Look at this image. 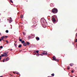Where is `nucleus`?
<instances>
[{
  "label": "nucleus",
  "instance_id": "obj_41",
  "mask_svg": "<svg viewBox=\"0 0 77 77\" xmlns=\"http://www.w3.org/2000/svg\"><path fill=\"white\" fill-rule=\"evenodd\" d=\"M52 5V4L51 5V7H53V6H51Z\"/></svg>",
  "mask_w": 77,
  "mask_h": 77
},
{
  "label": "nucleus",
  "instance_id": "obj_11",
  "mask_svg": "<svg viewBox=\"0 0 77 77\" xmlns=\"http://www.w3.org/2000/svg\"><path fill=\"white\" fill-rule=\"evenodd\" d=\"M5 38V37L4 36H3L2 37H1V40H3V39H4V38Z\"/></svg>",
  "mask_w": 77,
  "mask_h": 77
},
{
  "label": "nucleus",
  "instance_id": "obj_32",
  "mask_svg": "<svg viewBox=\"0 0 77 77\" xmlns=\"http://www.w3.org/2000/svg\"><path fill=\"white\" fill-rule=\"evenodd\" d=\"M23 34L24 35H26V33H25L24 32H23Z\"/></svg>",
  "mask_w": 77,
  "mask_h": 77
},
{
  "label": "nucleus",
  "instance_id": "obj_42",
  "mask_svg": "<svg viewBox=\"0 0 77 77\" xmlns=\"http://www.w3.org/2000/svg\"><path fill=\"white\" fill-rule=\"evenodd\" d=\"M12 51V49H10V51Z\"/></svg>",
  "mask_w": 77,
  "mask_h": 77
},
{
  "label": "nucleus",
  "instance_id": "obj_1",
  "mask_svg": "<svg viewBox=\"0 0 77 77\" xmlns=\"http://www.w3.org/2000/svg\"><path fill=\"white\" fill-rule=\"evenodd\" d=\"M42 19H43V18L41 19L40 20L41 23L42 25V26L43 27H44V28H46V27H47V25H46V24L45 23V22H44V20H43Z\"/></svg>",
  "mask_w": 77,
  "mask_h": 77
},
{
  "label": "nucleus",
  "instance_id": "obj_46",
  "mask_svg": "<svg viewBox=\"0 0 77 77\" xmlns=\"http://www.w3.org/2000/svg\"><path fill=\"white\" fill-rule=\"evenodd\" d=\"M34 55H36V53H35V54H34Z\"/></svg>",
  "mask_w": 77,
  "mask_h": 77
},
{
  "label": "nucleus",
  "instance_id": "obj_25",
  "mask_svg": "<svg viewBox=\"0 0 77 77\" xmlns=\"http://www.w3.org/2000/svg\"><path fill=\"white\" fill-rule=\"evenodd\" d=\"M51 75H52V76H54V73H53Z\"/></svg>",
  "mask_w": 77,
  "mask_h": 77
},
{
  "label": "nucleus",
  "instance_id": "obj_15",
  "mask_svg": "<svg viewBox=\"0 0 77 77\" xmlns=\"http://www.w3.org/2000/svg\"><path fill=\"white\" fill-rule=\"evenodd\" d=\"M25 42V41L23 40L22 41V44H24Z\"/></svg>",
  "mask_w": 77,
  "mask_h": 77
},
{
  "label": "nucleus",
  "instance_id": "obj_56",
  "mask_svg": "<svg viewBox=\"0 0 77 77\" xmlns=\"http://www.w3.org/2000/svg\"><path fill=\"white\" fill-rule=\"evenodd\" d=\"M11 26H12V25H11Z\"/></svg>",
  "mask_w": 77,
  "mask_h": 77
},
{
  "label": "nucleus",
  "instance_id": "obj_48",
  "mask_svg": "<svg viewBox=\"0 0 77 77\" xmlns=\"http://www.w3.org/2000/svg\"><path fill=\"white\" fill-rule=\"evenodd\" d=\"M19 39H21V37H19Z\"/></svg>",
  "mask_w": 77,
  "mask_h": 77
},
{
  "label": "nucleus",
  "instance_id": "obj_39",
  "mask_svg": "<svg viewBox=\"0 0 77 77\" xmlns=\"http://www.w3.org/2000/svg\"><path fill=\"white\" fill-rule=\"evenodd\" d=\"M17 44H16V45H15V47H17Z\"/></svg>",
  "mask_w": 77,
  "mask_h": 77
},
{
  "label": "nucleus",
  "instance_id": "obj_54",
  "mask_svg": "<svg viewBox=\"0 0 77 77\" xmlns=\"http://www.w3.org/2000/svg\"><path fill=\"white\" fill-rule=\"evenodd\" d=\"M0 35H1V33L0 32Z\"/></svg>",
  "mask_w": 77,
  "mask_h": 77
},
{
  "label": "nucleus",
  "instance_id": "obj_51",
  "mask_svg": "<svg viewBox=\"0 0 77 77\" xmlns=\"http://www.w3.org/2000/svg\"><path fill=\"white\" fill-rule=\"evenodd\" d=\"M31 37H33V36L31 35Z\"/></svg>",
  "mask_w": 77,
  "mask_h": 77
},
{
  "label": "nucleus",
  "instance_id": "obj_6",
  "mask_svg": "<svg viewBox=\"0 0 77 77\" xmlns=\"http://www.w3.org/2000/svg\"><path fill=\"white\" fill-rule=\"evenodd\" d=\"M31 35L32 36V37H31V38H34V37H35V34H31Z\"/></svg>",
  "mask_w": 77,
  "mask_h": 77
},
{
  "label": "nucleus",
  "instance_id": "obj_12",
  "mask_svg": "<svg viewBox=\"0 0 77 77\" xmlns=\"http://www.w3.org/2000/svg\"><path fill=\"white\" fill-rule=\"evenodd\" d=\"M9 60V57H8L5 60H6V61H8Z\"/></svg>",
  "mask_w": 77,
  "mask_h": 77
},
{
  "label": "nucleus",
  "instance_id": "obj_18",
  "mask_svg": "<svg viewBox=\"0 0 77 77\" xmlns=\"http://www.w3.org/2000/svg\"><path fill=\"white\" fill-rule=\"evenodd\" d=\"M12 22V20H9V23H11Z\"/></svg>",
  "mask_w": 77,
  "mask_h": 77
},
{
  "label": "nucleus",
  "instance_id": "obj_37",
  "mask_svg": "<svg viewBox=\"0 0 77 77\" xmlns=\"http://www.w3.org/2000/svg\"><path fill=\"white\" fill-rule=\"evenodd\" d=\"M40 55L42 56H43V55L42 54H40Z\"/></svg>",
  "mask_w": 77,
  "mask_h": 77
},
{
  "label": "nucleus",
  "instance_id": "obj_57",
  "mask_svg": "<svg viewBox=\"0 0 77 77\" xmlns=\"http://www.w3.org/2000/svg\"><path fill=\"white\" fill-rule=\"evenodd\" d=\"M72 44H74V43H72Z\"/></svg>",
  "mask_w": 77,
  "mask_h": 77
},
{
  "label": "nucleus",
  "instance_id": "obj_36",
  "mask_svg": "<svg viewBox=\"0 0 77 77\" xmlns=\"http://www.w3.org/2000/svg\"><path fill=\"white\" fill-rule=\"evenodd\" d=\"M4 37H5V38H8V36H4Z\"/></svg>",
  "mask_w": 77,
  "mask_h": 77
},
{
  "label": "nucleus",
  "instance_id": "obj_52",
  "mask_svg": "<svg viewBox=\"0 0 77 77\" xmlns=\"http://www.w3.org/2000/svg\"><path fill=\"white\" fill-rule=\"evenodd\" d=\"M15 42H16H16H17V41H15Z\"/></svg>",
  "mask_w": 77,
  "mask_h": 77
},
{
  "label": "nucleus",
  "instance_id": "obj_55",
  "mask_svg": "<svg viewBox=\"0 0 77 77\" xmlns=\"http://www.w3.org/2000/svg\"><path fill=\"white\" fill-rule=\"evenodd\" d=\"M10 19H11V17H10Z\"/></svg>",
  "mask_w": 77,
  "mask_h": 77
},
{
  "label": "nucleus",
  "instance_id": "obj_35",
  "mask_svg": "<svg viewBox=\"0 0 77 77\" xmlns=\"http://www.w3.org/2000/svg\"><path fill=\"white\" fill-rule=\"evenodd\" d=\"M72 73H74V71L73 70H72Z\"/></svg>",
  "mask_w": 77,
  "mask_h": 77
},
{
  "label": "nucleus",
  "instance_id": "obj_19",
  "mask_svg": "<svg viewBox=\"0 0 77 77\" xmlns=\"http://www.w3.org/2000/svg\"><path fill=\"white\" fill-rule=\"evenodd\" d=\"M2 57H5V55H4V54H2L1 55V57H2Z\"/></svg>",
  "mask_w": 77,
  "mask_h": 77
},
{
  "label": "nucleus",
  "instance_id": "obj_26",
  "mask_svg": "<svg viewBox=\"0 0 77 77\" xmlns=\"http://www.w3.org/2000/svg\"><path fill=\"white\" fill-rule=\"evenodd\" d=\"M67 69H70V67H69V66H68Z\"/></svg>",
  "mask_w": 77,
  "mask_h": 77
},
{
  "label": "nucleus",
  "instance_id": "obj_29",
  "mask_svg": "<svg viewBox=\"0 0 77 77\" xmlns=\"http://www.w3.org/2000/svg\"><path fill=\"white\" fill-rule=\"evenodd\" d=\"M22 39H19V41H20V42H22Z\"/></svg>",
  "mask_w": 77,
  "mask_h": 77
},
{
  "label": "nucleus",
  "instance_id": "obj_22",
  "mask_svg": "<svg viewBox=\"0 0 77 77\" xmlns=\"http://www.w3.org/2000/svg\"><path fill=\"white\" fill-rule=\"evenodd\" d=\"M20 18H23V15H21Z\"/></svg>",
  "mask_w": 77,
  "mask_h": 77
},
{
  "label": "nucleus",
  "instance_id": "obj_43",
  "mask_svg": "<svg viewBox=\"0 0 77 77\" xmlns=\"http://www.w3.org/2000/svg\"><path fill=\"white\" fill-rule=\"evenodd\" d=\"M2 41V39L0 38V42Z\"/></svg>",
  "mask_w": 77,
  "mask_h": 77
},
{
  "label": "nucleus",
  "instance_id": "obj_59",
  "mask_svg": "<svg viewBox=\"0 0 77 77\" xmlns=\"http://www.w3.org/2000/svg\"><path fill=\"white\" fill-rule=\"evenodd\" d=\"M71 77H72V76H71Z\"/></svg>",
  "mask_w": 77,
  "mask_h": 77
},
{
  "label": "nucleus",
  "instance_id": "obj_27",
  "mask_svg": "<svg viewBox=\"0 0 77 77\" xmlns=\"http://www.w3.org/2000/svg\"><path fill=\"white\" fill-rule=\"evenodd\" d=\"M5 32L6 33H8L9 32V31H8V30H6Z\"/></svg>",
  "mask_w": 77,
  "mask_h": 77
},
{
  "label": "nucleus",
  "instance_id": "obj_8",
  "mask_svg": "<svg viewBox=\"0 0 77 77\" xmlns=\"http://www.w3.org/2000/svg\"><path fill=\"white\" fill-rule=\"evenodd\" d=\"M4 54L5 55H4V56H5V57H8V54H7V53H6L5 52H4Z\"/></svg>",
  "mask_w": 77,
  "mask_h": 77
},
{
  "label": "nucleus",
  "instance_id": "obj_21",
  "mask_svg": "<svg viewBox=\"0 0 77 77\" xmlns=\"http://www.w3.org/2000/svg\"><path fill=\"white\" fill-rule=\"evenodd\" d=\"M19 48H20V47H21V45H20L18 46Z\"/></svg>",
  "mask_w": 77,
  "mask_h": 77
},
{
  "label": "nucleus",
  "instance_id": "obj_2",
  "mask_svg": "<svg viewBox=\"0 0 77 77\" xmlns=\"http://www.w3.org/2000/svg\"><path fill=\"white\" fill-rule=\"evenodd\" d=\"M32 23H38V21L36 20V18H33L32 20Z\"/></svg>",
  "mask_w": 77,
  "mask_h": 77
},
{
  "label": "nucleus",
  "instance_id": "obj_44",
  "mask_svg": "<svg viewBox=\"0 0 77 77\" xmlns=\"http://www.w3.org/2000/svg\"><path fill=\"white\" fill-rule=\"evenodd\" d=\"M33 53H36V51H34L33 52Z\"/></svg>",
  "mask_w": 77,
  "mask_h": 77
},
{
  "label": "nucleus",
  "instance_id": "obj_5",
  "mask_svg": "<svg viewBox=\"0 0 77 77\" xmlns=\"http://www.w3.org/2000/svg\"><path fill=\"white\" fill-rule=\"evenodd\" d=\"M52 21L53 22H56V19H55V18L53 17L52 19Z\"/></svg>",
  "mask_w": 77,
  "mask_h": 77
},
{
  "label": "nucleus",
  "instance_id": "obj_30",
  "mask_svg": "<svg viewBox=\"0 0 77 77\" xmlns=\"http://www.w3.org/2000/svg\"><path fill=\"white\" fill-rule=\"evenodd\" d=\"M6 42H7L8 43H8H9V42L7 40H6Z\"/></svg>",
  "mask_w": 77,
  "mask_h": 77
},
{
  "label": "nucleus",
  "instance_id": "obj_7",
  "mask_svg": "<svg viewBox=\"0 0 77 77\" xmlns=\"http://www.w3.org/2000/svg\"><path fill=\"white\" fill-rule=\"evenodd\" d=\"M23 46L26 47L27 46V43L26 42L24 43L23 44Z\"/></svg>",
  "mask_w": 77,
  "mask_h": 77
},
{
  "label": "nucleus",
  "instance_id": "obj_14",
  "mask_svg": "<svg viewBox=\"0 0 77 77\" xmlns=\"http://www.w3.org/2000/svg\"><path fill=\"white\" fill-rule=\"evenodd\" d=\"M40 56V54H36V56H37V57H38V56Z\"/></svg>",
  "mask_w": 77,
  "mask_h": 77
},
{
  "label": "nucleus",
  "instance_id": "obj_4",
  "mask_svg": "<svg viewBox=\"0 0 77 77\" xmlns=\"http://www.w3.org/2000/svg\"><path fill=\"white\" fill-rule=\"evenodd\" d=\"M44 52H42V54H44V55H47V51H44Z\"/></svg>",
  "mask_w": 77,
  "mask_h": 77
},
{
  "label": "nucleus",
  "instance_id": "obj_58",
  "mask_svg": "<svg viewBox=\"0 0 77 77\" xmlns=\"http://www.w3.org/2000/svg\"><path fill=\"white\" fill-rule=\"evenodd\" d=\"M11 76H12V75H11Z\"/></svg>",
  "mask_w": 77,
  "mask_h": 77
},
{
  "label": "nucleus",
  "instance_id": "obj_45",
  "mask_svg": "<svg viewBox=\"0 0 77 77\" xmlns=\"http://www.w3.org/2000/svg\"><path fill=\"white\" fill-rule=\"evenodd\" d=\"M3 62H5V60H3Z\"/></svg>",
  "mask_w": 77,
  "mask_h": 77
},
{
  "label": "nucleus",
  "instance_id": "obj_33",
  "mask_svg": "<svg viewBox=\"0 0 77 77\" xmlns=\"http://www.w3.org/2000/svg\"><path fill=\"white\" fill-rule=\"evenodd\" d=\"M2 59V56H0V60H1Z\"/></svg>",
  "mask_w": 77,
  "mask_h": 77
},
{
  "label": "nucleus",
  "instance_id": "obj_23",
  "mask_svg": "<svg viewBox=\"0 0 77 77\" xmlns=\"http://www.w3.org/2000/svg\"><path fill=\"white\" fill-rule=\"evenodd\" d=\"M73 63H71L70 64V66H73Z\"/></svg>",
  "mask_w": 77,
  "mask_h": 77
},
{
  "label": "nucleus",
  "instance_id": "obj_13",
  "mask_svg": "<svg viewBox=\"0 0 77 77\" xmlns=\"http://www.w3.org/2000/svg\"><path fill=\"white\" fill-rule=\"evenodd\" d=\"M26 44L27 45H29L30 44V43H29V42H26Z\"/></svg>",
  "mask_w": 77,
  "mask_h": 77
},
{
  "label": "nucleus",
  "instance_id": "obj_47",
  "mask_svg": "<svg viewBox=\"0 0 77 77\" xmlns=\"http://www.w3.org/2000/svg\"><path fill=\"white\" fill-rule=\"evenodd\" d=\"M4 26H5V27H6V25H4Z\"/></svg>",
  "mask_w": 77,
  "mask_h": 77
},
{
  "label": "nucleus",
  "instance_id": "obj_34",
  "mask_svg": "<svg viewBox=\"0 0 77 77\" xmlns=\"http://www.w3.org/2000/svg\"><path fill=\"white\" fill-rule=\"evenodd\" d=\"M10 2H11V3H13V2H12V0H10Z\"/></svg>",
  "mask_w": 77,
  "mask_h": 77
},
{
  "label": "nucleus",
  "instance_id": "obj_40",
  "mask_svg": "<svg viewBox=\"0 0 77 77\" xmlns=\"http://www.w3.org/2000/svg\"><path fill=\"white\" fill-rule=\"evenodd\" d=\"M75 42H77V39H76Z\"/></svg>",
  "mask_w": 77,
  "mask_h": 77
},
{
  "label": "nucleus",
  "instance_id": "obj_28",
  "mask_svg": "<svg viewBox=\"0 0 77 77\" xmlns=\"http://www.w3.org/2000/svg\"><path fill=\"white\" fill-rule=\"evenodd\" d=\"M36 52L38 54V53H39V51H36Z\"/></svg>",
  "mask_w": 77,
  "mask_h": 77
},
{
  "label": "nucleus",
  "instance_id": "obj_10",
  "mask_svg": "<svg viewBox=\"0 0 77 77\" xmlns=\"http://www.w3.org/2000/svg\"><path fill=\"white\" fill-rule=\"evenodd\" d=\"M13 73H14L15 74V73H16V74H20V73L18 72H13Z\"/></svg>",
  "mask_w": 77,
  "mask_h": 77
},
{
  "label": "nucleus",
  "instance_id": "obj_38",
  "mask_svg": "<svg viewBox=\"0 0 77 77\" xmlns=\"http://www.w3.org/2000/svg\"><path fill=\"white\" fill-rule=\"evenodd\" d=\"M76 38H77V33L76 34Z\"/></svg>",
  "mask_w": 77,
  "mask_h": 77
},
{
  "label": "nucleus",
  "instance_id": "obj_3",
  "mask_svg": "<svg viewBox=\"0 0 77 77\" xmlns=\"http://www.w3.org/2000/svg\"><path fill=\"white\" fill-rule=\"evenodd\" d=\"M51 11L53 14H56V13H57L58 12V10H52Z\"/></svg>",
  "mask_w": 77,
  "mask_h": 77
},
{
  "label": "nucleus",
  "instance_id": "obj_31",
  "mask_svg": "<svg viewBox=\"0 0 77 77\" xmlns=\"http://www.w3.org/2000/svg\"><path fill=\"white\" fill-rule=\"evenodd\" d=\"M0 48H3V46H1L0 47Z\"/></svg>",
  "mask_w": 77,
  "mask_h": 77
},
{
  "label": "nucleus",
  "instance_id": "obj_20",
  "mask_svg": "<svg viewBox=\"0 0 77 77\" xmlns=\"http://www.w3.org/2000/svg\"><path fill=\"white\" fill-rule=\"evenodd\" d=\"M52 10H57V9L56 8H54Z\"/></svg>",
  "mask_w": 77,
  "mask_h": 77
},
{
  "label": "nucleus",
  "instance_id": "obj_53",
  "mask_svg": "<svg viewBox=\"0 0 77 77\" xmlns=\"http://www.w3.org/2000/svg\"><path fill=\"white\" fill-rule=\"evenodd\" d=\"M11 29H12V27H11Z\"/></svg>",
  "mask_w": 77,
  "mask_h": 77
},
{
  "label": "nucleus",
  "instance_id": "obj_49",
  "mask_svg": "<svg viewBox=\"0 0 77 77\" xmlns=\"http://www.w3.org/2000/svg\"><path fill=\"white\" fill-rule=\"evenodd\" d=\"M0 77H3V76H0Z\"/></svg>",
  "mask_w": 77,
  "mask_h": 77
},
{
  "label": "nucleus",
  "instance_id": "obj_16",
  "mask_svg": "<svg viewBox=\"0 0 77 77\" xmlns=\"http://www.w3.org/2000/svg\"><path fill=\"white\" fill-rule=\"evenodd\" d=\"M53 59L54 60H56V58H55V57H53Z\"/></svg>",
  "mask_w": 77,
  "mask_h": 77
},
{
  "label": "nucleus",
  "instance_id": "obj_17",
  "mask_svg": "<svg viewBox=\"0 0 77 77\" xmlns=\"http://www.w3.org/2000/svg\"><path fill=\"white\" fill-rule=\"evenodd\" d=\"M30 38H31V35H29L28 36V38L29 39H30Z\"/></svg>",
  "mask_w": 77,
  "mask_h": 77
},
{
  "label": "nucleus",
  "instance_id": "obj_24",
  "mask_svg": "<svg viewBox=\"0 0 77 77\" xmlns=\"http://www.w3.org/2000/svg\"><path fill=\"white\" fill-rule=\"evenodd\" d=\"M55 60V61H56L57 62H58V61H59V60L56 59Z\"/></svg>",
  "mask_w": 77,
  "mask_h": 77
},
{
  "label": "nucleus",
  "instance_id": "obj_9",
  "mask_svg": "<svg viewBox=\"0 0 77 77\" xmlns=\"http://www.w3.org/2000/svg\"><path fill=\"white\" fill-rule=\"evenodd\" d=\"M36 39L37 41H39V38L38 37H37L36 38Z\"/></svg>",
  "mask_w": 77,
  "mask_h": 77
},
{
  "label": "nucleus",
  "instance_id": "obj_50",
  "mask_svg": "<svg viewBox=\"0 0 77 77\" xmlns=\"http://www.w3.org/2000/svg\"><path fill=\"white\" fill-rule=\"evenodd\" d=\"M16 44H15V43H14V45L15 46V45H16Z\"/></svg>",
  "mask_w": 77,
  "mask_h": 77
}]
</instances>
